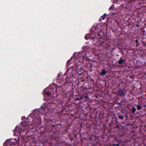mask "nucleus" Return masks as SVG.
Wrapping results in <instances>:
<instances>
[{
	"label": "nucleus",
	"mask_w": 146,
	"mask_h": 146,
	"mask_svg": "<svg viewBox=\"0 0 146 146\" xmlns=\"http://www.w3.org/2000/svg\"><path fill=\"white\" fill-rule=\"evenodd\" d=\"M116 108H117L118 109H119V107H116Z\"/></svg>",
	"instance_id": "obj_30"
},
{
	"label": "nucleus",
	"mask_w": 146,
	"mask_h": 146,
	"mask_svg": "<svg viewBox=\"0 0 146 146\" xmlns=\"http://www.w3.org/2000/svg\"><path fill=\"white\" fill-rule=\"evenodd\" d=\"M90 34H88L85 35V38L86 40H88L90 38Z\"/></svg>",
	"instance_id": "obj_19"
},
{
	"label": "nucleus",
	"mask_w": 146,
	"mask_h": 146,
	"mask_svg": "<svg viewBox=\"0 0 146 146\" xmlns=\"http://www.w3.org/2000/svg\"><path fill=\"white\" fill-rule=\"evenodd\" d=\"M73 58V56H72L71 57V58L67 62V65L68 66H69L70 65V62L71 61V59Z\"/></svg>",
	"instance_id": "obj_20"
},
{
	"label": "nucleus",
	"mask_w": 146,
	"mask_h": 146,
	"mask_svg": "<svg viewBox=\"0 0 146 146\" xmlns=\"http://www.w3.org/2000/svg\"><path fill=\"white\" fill-rule=\"evenodd\" d=\"M89 47L88 46H86L84 47L83 49L84 50H86L87 49H88Z\"/></svg>",
	"instance_id": "obj_24"
},
{
	"label": "nucleus",
	"mask_w": 146,
	"mask_h": 146,
	"mask_svg": "<svg viewBox=\"0 0 146 146\" xmlns=\"http://www.w3.org/2000/svg\"><path fill=\"white\" fill-rule=\"evenodd\" d=\"M72 78L69 77V76H67V78L65 79V81H61L62 84L65 85V86H68V84H70L72 83Z\"/></svg>",
	"instance_id": "obj_2"
},
{
	"label": "nucleus",
	"mask_w": 146,
	"mask_h": 146,
	"mask_svg": "<svg viewBox=\"0 0 146 146\" xmlns=\"http://www.w3.org/2000/svg\"><path fill=\"white\" fill-rule=\"evenodd\" d=\"M135 42L137 43V45H138V44H139L138 43V40L137 39H136V40H135Z\"/></svg>",
	"instance_id": "obj_25"
},
{
	"label": "nucleus",
	"mask_w": 146,
	"mask_h": 146,
	"mask_svg": "<svg viewBox=\"0 0 146 146\" xmlns=\"http://www.w3.org/2000/svg\"><path fill=\"white\" fill-rule=\"evenodd\" d=\"M119 144H113L112 146H119Z\"/></svg>",
	"instance_id": "obj_23"
},
{
	"label": "nucleus",
	"mask_w": 146,
	"mask_h": 146,
	"mask_svg": "<svg viewBox=\"0 0 146 146\" xmlns=\"http://www.w3.org/2000/svg\"><path fill=\"white\" fill-rule=\"evenodd\" d=\"M123 57L121 56L120 59V60L118 61V63L120 64H122L124 63L125 61L123 59Z\"/></svg>",
	"instance_id": "obj_13"
},
{
	"label": "nucleus",
	"mask_w": 146,
	"mask_h": 146,
	"mask_svg": "<svg viewBox=\"0 0 146 146\" xmlns=\"http://www.w3.org/2000/svg\"><path fill=\"white\" fill-rule=\"evenodd\" d=\"M88 94L86 93H85L84 94L81 95V98H82V99H86L88 98Z\"/></svg>",
	"instance_id": "obj_15"
},
{
	"label": "nucleus",
	"mask_w": 146,
	"mask_h": 146,
	"mask_svg": "<svg viewBox=\"0 0 146 146\" xmlns=\"http://www.w3.org/2000/svg\"><path fill=\"white\" fill-rule=\"evenodd\" d=\"M13 139H11L10 141L11 142L9 144L10 146H14V145H16L17 143V141L16 140V139H14V140L15 141H13Z\"/></svg>",
	"instance_id": "obj_9"
},
{
	"label": "nucleus",
	"mask_w": 146,
	"mask_h": 146,
	"mask_svg": "<svg viewBox=\"0 0 146 146\" xmlns=\"http://www.w3.org/2000/svg\"><path fill=\"white\" fill-rule=\"evenodd\" d=\"M136 108L133 107L132 108V110H131V112L133 114H134L135 113V111H136Z\"/></svg>",
	"instance_id": "obj_18"
},
{
	"label": "nucleus",
	"mask_w": 146,
	"mask_h": 146,
	"mask_svg": "<svg viewBox=\"0 0 146 146\" xmlns=\"http://www.w3.org/2000/svg\"><path fill=\"white\" fill-rule=\"evenodd\" d=\"M11 139L7 140L3 143V145L4 146H10V143Z\"/></svg>",
	"instance_id": "obj_11"
},
{
	"label": "nucleus",
	"mask_w": 146,
	"mask_h": 146,
	"mask_svg": "<svg viewBox=\"0 0 146 146\" xmlns=\"http://www.w3.org/2000/svg\"><path fill=\"white\" fill-rule=\"evenodd\" d=\"M96 44L97 46H99L104 47V42L100 40H98L96 42Z\"/></svg>",
	"instance_id": "obj_7"
},
{
	"label": "nucleus",
	"mask_w": 146,
	"mask_h": 146,
	"mask_svg": "<svg viewBox=\"0 0 146 146\" xmlns=\"http://www.w3.org/2000/svg\"><path fill=\"white\" fill-rule=\"evenodd\" d=\"M141 106L143 105V106L144 108H145L146 107V105H145V104H141Z\"/></svg>",
	"instance_id": "obj_26"
},
{
	"label": "nucleus",
	"mask_w": 146,
	"mask_h": 146,
	"mask_svg": "<svg viewBox=\"0 0 146 146\" xmlns=\"http://www.w3.org/2000/svg\"><path fill=\"white\" fill-rule=\"evenodd\" d=\"M76 72L79 75L81 76L82 75V73L84 72V70L83 69V68H82L80 66V68H79L77 67Z\"/></svg>",
	"instance_id": "obj_6"
},
{
	"label": "nucleus",
	"mask_w": 146,
	"mask_h": 146,
	"mask_svg": "<svg viewBox=\"0 0 146 146\" xmlns=\"http://www.w3.org/2000/svg\"><path fill=\"white\" fill-rule=\"evenodd\" d=\"M107 14L106 13H104L103 15L101 16V18H105L106 16H107Z\"/></svg>",
	"instance_id": "obj_22"
},
{
	"label": "nucleus",
	"mask_w": 146,
	"mask_h": 146,
	"mask_svg": "<svg viewBox=\"0 0 146 146\" xmlns=\"http://www.w3.org/2000/svg\"><path fill=\"white\" fill-rule=\"evenodd\" d=\"M70 139H71V141H72V140H73V138L72 137H71V138H70Z\"/></svg>",
	"instance_id": "obj_28"
},
{
	"label": "nucleus",
	"mask_w": 146,
	"mask_h": 146,
	"mask_svg": "<svg viewBox=\"0 0 146 146\" xmlns=\"http://www.w3.org/2000/svg\"><path fill=\"white\" fill-rule=\"evenodd\" d=\"M95 32H92L91 31V33L90 34V38L93 40L94 41L95 40V39L96 38V37L95 35Z\"/></svg>",
	"instance_id": "obj_8"
},
{
	"label": "nucleus",
	"mask_w": 146,
	"mask_h": 146,
	"mask_svg": "<svg viewBox=\"0 0 146 146\" xmlns=\"http://www.w3.org/2000/svg\"><path fill=\"white\" fill-rule=\"evenodd\" d=\"M112 14H113V13H111V14L112 15Z\"/></svg>",
	"instance_id": "obj_33"
},
{
	"label": "nucleus",
	"mask_w": 146,
	"mask_h": 146,
	"mask_svg": "<svg viewBox=\"0 0 146 146\" xmlns=\"http://www.w3.org/2000/svg\"><path fill=\"white\" fill-rule=\"evenodd\" d=\"M74 74L72 68L70 69L69 68H68L65 74L66 75L69 74L67 76H69V77H70L74 78L75 77V76L74 75Z\"/></svg>",
	"instance_id": "obj_3"
},
{
	"label": "nucleus",
	"mask_w": 146,
	"mask_h": 146,
	"mask_svg": "<svg viewBox=\"0 0 146 146\" xmlns=\"http://www.w3.org/2000/svg\"><path fill=\"white\" fill-rule=\"evenodd\" d=\"M115 122L117 124L118 123V121H117V118H115Z\"/></svg>",
	"instance_id": "obj_27"
},
{
	"label": "nucleus",
	"mask_w": 146,
	"mask_h": 146,
	"mask_svg": "<svg viewBox=\"0 0 146 146\" xmlns=\"http://www.w3.org/2000/svg\"><path fill=\"white\" fill-rule=\"evenodd\" d=\"M124 116L121 114H119L118 115V117L119 118L123 120V119Z\"/></svg>",
	"instance_id": "obj_21"
},
{
	"label": "nucleus",
	"mask_w": 146,
	"mask_h": 146,
	"mask_svg": "<svg viewBox=\"0 0 146 146\" xmlns=\"http://www.w3.org/2000/svg\"><path fill=\"white\" fill-rule=\"evenodd\" d=\"M76 53H74V55H76Z\"/></svg>",
	"instance_id": "obj_31"
},
{
	"label": "nucleus",
	"mask_w": 146,
	"mask_h": 146,
	"mask_svg": "<svg viewBox=\"0 0 146 146\" xmlns=\"http://www.w3.org/2000/svg\"><path fill=\"white\" fill-rule=\"evenodd\" d=\"M75 97V99L77 100H80L82 99V98H81V94H78L77 95H75L74 96Z\"/></svg>",
	"instance_id": "obj_14"
},
{
	"label": "nucleus",
	"mask_w": 146,
	"mask_h": 146,
	"mask_svg": "<svg viewBox=\"0 0 146 146\" xmlns=\"http://www.w3.org/2000/svg\"><path fill=\"white\" fill-rule=\"evenodd\" d=\"M136 107L137 109L139 110L142 109L143 108L141 104L139 103H138V104L136 106Z\"/></svg>",
	"instance_id": "obj_17"
},
{
	"label": "nucleus",
	"mask_w": 146,
	"mask_h": 146,
	"mask_svg": "<svg viewBox=\"0 0 146 146\" xmlns=\"http://www.w3.org/2000/svg\"><path fill=\"white\" fill-rule=\"evenodd\" d=\"M98 27L97 26H93L91 29V31L92 32H95V30L98 29Z\"/></svg>",
	"instance_id": "obj_16"
},
{
	"label": "nucleus",
	"mask_w": 146,
	"mask_h": 146,
	"mask_svg": "<svg viewBox=\"0 0 146 146\" xmlns=\"http://www.w3.org/2000/svg\"><path fill=\"white\" fill-rule=\"evenodd\" d=\"M43 107L42 106L41 107V108H43Z\"/></svg>",
	"instance_id": "obj_32"
},
{
	"label": "nucleus",
	"mask_w": 146,
	"mask_h": 146,
	"mask_svg": "<svg viewBox=\"0 0 146 146\" xmlns=\"http://www.w3.org/2000/svg\"><path fill=\"white\" fill-rule=\"evenodd\" d=\"M118 92L120 96H124L125 95V92L123 91L121 89L118 90Z\"/></svg>",
	"instance_id": "obj_10"
},
{
	"label": "nucleus",
	"mask_w": 146,
	"mask_h": 146,
	"mask_svg": "<svg viewBox=\"0 0 146 146\" xmlns=\"http://www.w3.org/2000/svg\"><path fill=\"white\" fill-rule=\"evenodd\" d=\"M99 21H101V20H100Z\"/></svg>",
	"instance_id": "obj_34"
},
{
	"label": "nucleus",
	"mask_w": 146,
	"mask_h": 146,
	"mask_svg": "<svg viewBox=\"0 0 146 146\" xmlns=\"http://www.w3.org/2000/svg\"><path fill=\"white\" fill-rule=\"evenodd\" d=\"M28 119L26 118L25 120L23 121L21 123V125L23 127H25L27 125H30L32 124V123L31 122H29Z\"/></svg>",
	"instance_id": "obj_4"
},
{
	"label": "nucleus",
	"mask_w": 146,
	"mask_h": 146,
	"mask_svg": "<svg viewBox=\"0 0 146 146\" xmlns=\"http://www.w3.org/2000/svg\"><path fill=\"white\" fill-rule=\"evenodd\" d=\"M24 129H22L21 126H17L14 129V131L15 132H17L18 133H19L20 134L22 132H23L24 131Z\"/></svg>",
	"instance_id": "obj_5"
},
{
	"label": "nucleus",
	"mask_w": 146,
	"mask_h": 146,
	"mask_svg": "<svg viewBox=\"0 0 146 146\" xmlns=\"http://www.w3.org/2000/svg\"><path fill=\"white\" fill-rule=\"evenodd\" d=\"M43 93L44 97L47 96L46 99L48 100L47 102H49L48 103V104L50 103L54 100V98H53L54 96L51 95V93L48 90V89H45L43 91Z\"/></svg>",
	"instance_id": "obj_1"
},
{
	"label": "nucleus",
	"mask_w": 146,
	"mask_h": 146,
	"mask_svg": "<svg viewBox=\"0 0 146 146\" xmlns=\"http://www.w3.org/2000/svg\"><path fill=\"white\" fill-rule=\"evenodd\" d=\"M110 9H112L111 7H110Z\"/></svg>",
	"instance_id": "obj_29"
},
{
	"label": "nucleus",
	"mask_w": 146,
	"mask_h": 146,
	"mask_svg": "<svg viewBox=\"0 0 146 146\" xmlns=\"http://www.w3.org/2000/svg\"><path fill=\"white\" fill-rule=\"evenodd\" d=\"M107 73V72L105 69H102V70L101 72L100 73V74L102 76H104Z\"/></svg>",
	"instance_id": "obj_12"
}]
</instances>
